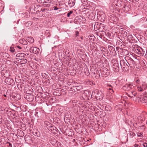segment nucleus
Segmentation results:
<instances>
[{
  "label": "nucleus",
  "instance_id": "obj_44",
  "mask_svg": "<svg viewBox=\"0 0 147 147\" xmlns=\"http://www.w3.org/2000/svg\"><path fill=\"white\" fill-rule=\"evenodd\" d=\"M46 10V9L45 8H43V9H41V11H42V12H44Z\"/></svg>",
  "mask_w": 147,
  "mask_h": 147
},
{
  "label": "nucleus",
  "instance_id": "obj_28",
  "mask_svg": "<svg viewBox=\"0 0 147 147\" xmlns=\"http://www.w3.org/2000/svg\"><path fill=\"white\" fill-rule=\"evenodd\" d=\"M98 24L97 23H95L94 26V29L98 30V28H99V27H97Z\"/></svg>",
  "mask_w": 147,
  "mask_h": 147
},
{
  "label": "nucleus",
  "instance_id": "obj_39",
  "mask_svg": "<svg viewBox=\"0 0 147 147\" xmlns=\"http://www.w3.org/2000/svg\"><path fill=\"white\" fill-rule=\"evenodd\" d=\"M47 75L45 73H42V77H46V76H47Z\"/></svg>",
  "mask_w": 147,
  "mask_h": 147
},
{
  "label": "nucleus",
  "instance_id": "obj_16",
  "mask_svg": "<svg viewBox=\"0 0 147 147\" xmlns=\"http://www.w3.org/2000/svg\"><path fill=\"white\" fill-rule=\"evenodd\" d=\"M33 134L34 136L37 137H39L40 136V132L37 130L33 132Z\"/></svg>",
  "mask_w": 147,
  "mask_h": 147
},
{
  "label": "nucleus",
  "instance_id": "obj_52",
  "mask_svg": "<svg viewBox=\"0 0 147 147\" xmlns=\"http://www.w3.org/2000/svg\"><path fill=\"white\" fill-rule=\"evenodd\" d=\"M138 136H140L141 137V136H140L139 135H138Z\"/></svg>",
  "mask_w": 147,
  "mask_h": 147
},
{
  "label": "nucleus",
  "instance_id": "obj_17",
  "mask_svg": "<svg viewBox=\"0 0 147 147\" xmlns=\"http://www.w3.org/2000/svg\"><path fill=\"white\" fill-rule=\"evenodd\" d=\"M30 8V10L33 11V10L34 11H36L37 9L36 8V7H35V5H31Z\"/></svg>",
  "mask_w": 147,
  "mask_h": 147
},
{
  "label": "nucleus",
  "instance_id": "obj_43",
  "mask_svg": "<svg viewBox=\"0 0 147 147\" xmlns=\"http://www.w3.org/2000/svg\"><path fill=\"white\" fill-rule=\"evenodd\" d=\"M53 8L54 10H58L59 9L57 7H54Z\"/></svg>",
  "mask_w": 147,
  "mask_h": 147
},
{
  "label": "nucleus",
  "instance_id": "obj_8",
  "mask_svg": "<svg viewBox=\"0 0 147 147\" xmlns=\"http://www.w3.org/2000/svg\"><path fill=\"white\" fill-rule=\"evenodd\" d=\"M40 50L39 49L35 47H32L30 48V51L31 53L37 54L38 53Z\"/></svg>",
  "mask_w": 147,
  "mask_h": 147
},
{
  "label": "nucleus",
  "instance_id": "obj_2",
  "mask_svg": "<svg viewBox=\"0 0 147 147\" xmlns=\"http://www.w3.org/2000/svg\"><path fill=\"white\" fill-rule=\"evenodd\" d=\"M120 64L121 67L125 71H127L129 69L126 59H121L120 61Z\"/></svg>",
  "mask_w": 147,
  "mask_h": 147
},
{
  "label": "nucleus",
  "instance_id": "obj_51",
  "mask_svg": "<svg viewBox=\"0 0 147 147\" xmlns=\"http://www.w3.org/2000/svg\"><path fill=\"white\" fill-rule=\"evenodd\" d=\"M3 96H5V97H6V95H5V94H4V95H3Z\"/></svg>",
  "mask_w": 147,
  "mask_h": 147
},
{
  "label": "nucleus",
  "instance_id": "obj_26",
  "mask_svg": "<svg viewBox=\"0 0 147 147\" xmlns=\"http://www.w3.org/2000/svg\"><path fill=\"white\" fill-rule=\"evenodd\" d=\"M131 92V93L132 94V96H131V94H129V95H128V96L129 97H131V98H132L133 97V96H134L135 95L136 93L134 92H132V91Z\"/></svg>",
  "mask_w": 147,
  "mask_h": 147
},
{
  "label": "nucleus",
  "instance_id": "obj_53",
  "mask_svg": "<svg viewBox=\"0 0 147 147\" xmlns=\"http://www.w3.org/2000/svg\"><path fill=\"white\" fill-rule=\"evenodd\" d=\"M20 132H21V133H23V131H20Z\"/></svg>",
  "mask_w": 147,
  "mask_h": 147
},
{
  "label": "nucleus",
  "instance_id": "obj_34",
  "mask_svg": "<svg viewBox=\"0 0 147 147\" xmlns=\"http://www.w3.org/2000/svg\"><path fill=\"white\" fill-rule=\"evenodd\" d=\"M72 90V91L76 92L78 90L77 89V88L76 86H74L72 87V88H71Z\"/></svg>",
  "mask_w": 147,
  "mask_h": 147
},
{
  "label": "nucleus",
  "instance_id": "obj_24",
  "mask_svg": "<svg viewBox=\"0 0 147 147\" xmlns=\"http://www.w3.org/2000/svg\"><path fill=\"white\" fill-rule=\"evenodd\" d=\"M78 91L81 90L83 88V87L82 86H76Z\"/></svg>",
  "mask_w": 147,
  "mask_h": 147
},
{
  "label": "nucleus",
  "instance_id": "obj_36",
  "mask_svg": "<svg viewBox=\"0 0 147 147\" xmlns=\"http://www.w3.org/2000/svg\"><path fill=\"white\" fill-rule=\"evenodd\" d=\"M7 144H8V147H12L11 144L9 142H7Z\"/></svg>",
  "mask_w": 147,
  "mask_h": 147
},
{
  "label": "nucleus",
  "instance_id": "obj_42",
  "mask_svg": "<svg viewBox=\"0 0 147 147\" xmlns=\"http://www.w3.org/2000/svg\"><path fill=\"white\" fill-rule=\"evenodd\" d=\"M112 88L113 87H112V86H111V85L108 84L107 86V88Z\"/></svg>",
  "mask_w": 147,
  "mask_h": 147
},
{
  "label": "nucleus",
  "instance_id": "obj_30",
  "mask_svg": "<svg viewBox=\"0 0 147 147\" xmlns=\"http://www.w3.org/2000/svg\"><path fill=\"white\" fill-rule=\"evenodd\" d=\"M9 51L13 53H14L15 52V49L13 47H11L10 48Z\"/></svg>",
  "mask_w": 147,
  "mask_h": 147
},
{
  "label": "nucleus",
  "instance_id": "obj_57",
  "mask_svg": "<svg viewBox=\"0 0 147 147\" xmlns=\"http://www.w3.org/2000/svg\"><path fill=\"white\" fill-rule=\"evenodd\" d=\"M41 11V10L40 11H40Z\"/></svg>",
  "mask_w": 147,
  "mask_h": 147
},
{
  "label": "nucleus",
  "instance_id": "obj_21",
  "mask_svg": "<svg viewBox=\"0 0 147 147\" xmlns=\"http://www.w3.org/2000/svg\"><path fill=\"white\" fill-rule=\"evenodd\" d=\"M137 89L140 92H142L144 91V89L143 88H142L141 86H138Z\"/></svg>",
  "mask_w": 147,
  "mask_h": 147
},
{
  "label": "nucleus",
  "instance_id": "obj_54",
  "mask_svg": "<svg viewBox=\"0 0 147 147\" xmlns=\"http://www.w3.org/2000/svg\"><path fill=\"white\" fill-rule=\"evenodd\" d=\"M85 93V92H84V94Z\"/></svg>",
  "mask_w": 147,
  "mask_h": 147
},
{
  "label": "nucleus",
  "instance_id": "obj_33",
  "mask_svg": "<svg viewBox=\"0 0 147 147\" xmlns=\"http://www.w3.org/2000/svg\"><path fill=\"white\" fill-rule=\"evenodd\" d=\"M51 0H45L44 1V2H42V3H51Z\"/></svg>",
  "mask_w": 147,
  "mask_h": 147
},
{
  "label": "nucleus",
  "instance_id": "obj_18",
  "mask_svg": "<svg viewBox=\"0 0 147 147\" xmlns=\"http://www.w3.org/2000/svg\"><path fill=\"white\" fill-rule=\"evenodd\" d=\"M27 40L28 42H30L31 43H33L34 42V39L33 38L31 37L28 38L27 39Z\"/></svg>",
  "mask_w": 147,
  "mask_h": 147
},
{
  "label": "nucleus",
  "instance_id": "obj_31",
  "mask_svg": "<svg viewBox=\"0 0 147 147\" xmlns=\"http://www.w3.org/2000/svg\"><path fill=\"white\" fill-rule=\"evenodd\" d=\"M73 13V11H70L68 12L67 14V17H69L70 16V15L72 14Z\"/></svg>",
  "mask_w": 147,
  "mask_h": 147
},
{
  "label": "nucleus",
  "instance_id": "obj_35",
  "mask_svg": "<svg viewBox=\"0 0 147 147\" xmlns=\"http://www.w3.org/2000/svg\"><path fill=\"white\" fill-rule=\"evenodd\" d=\"M109 90V92L111 93H112L114 92V91L112 89V88H107Z\"/></svg>",
  "mask_w": 147,
  "mask_h": 147
},
{
  "label": "nucleus",
  "instance_id": "obj_5",
  "mask_svg": "<svg viewBox=\"0 0 147 147\" xmlns=\"http://www.w3.org/2000/svg\"><path fill=\"white\" fill-rule=\"evenodd\" d=\"M95 97L97 99H102L103 97L102 92L101 91L96 90L94 92Z\"/></svg>",
  "mask_w": 147,
  "mask_h": 147
},
{
  "label": "nucleus",
  "instance_id": "obj_6",
  "mask_svg": "<svg viewBox=\"0 0 147 147\" xmlns=\"http://www.w3.org/2000/svg\"><path fill=\"white\" fill-rule=\"evenodd\" d=\"M5 82L7 84L11 86H13L15 83L14 80L9 77L5 79Z\"/></svg>",
  "mask_w": 147,
  "mask_h": 147
},
{
  "label": "nucleus",
  "instance_id": "obj_47",
  "mask_svg": "<svg viewBox=\"0 0 147 147\" xmlns=\"http://www.w3.org/2000/svg\"><path fill=\"white\" fill-rule=\"evenodd\" d=\"M44 1H45V0H41V2L40 3H42V2H44Z\"/></svg>",
  "mask_w": 147,
  "mask_h": 147
},
{
  "label": "nucleus",
  "instance_id": "obj_37",
  "mask_svg": "<svg viewBox=\"0 0 147 147\" xmlns=\"http://www.w3.org/2000/svg\"><path fill=\"white\" fill-rule=\"evenodd\" d=\"M75 34L76 36H78L79 35V32L78 31H76L75 32Z\"/></svg>",
  "mask_w": 147,
  "mask_h": 147
},
{
  "label": "nucleus",
  "instance_id": "obj_3",
  "mask_svg": "<svg viewBox=\"0 0 147 147\" xmlns=\"http://www.w3.org/2000/svg\"><path fill=\"white\" fill-rule=\"evenodd\" d=\"M125 59L126 60L127 64H128L129 67L134 68L135 67L136 64L135 61L130 57L128 56L125 57Z\"/></svg>",
  "mask_w": 147,
  "mask_h": 147
},
{
  "label": "nucleus",
  "instance_id": "obj_45",
  "mask_svg": "<svg viewBox=\"0 0 147 147\" xmlns=\"http://www.w3.org/2000/svg\"><path fill=\"white\" fill-rule=\"evenodd\" d=\"M17 47L20 49H22V48L19 46H17Z\"/></svg>",
  "mask_w": 147,
  "mask_h": 147
},
{
  "label": "nucleus",
  "instance_id": "obj_20",
  "mask_svg": "<svg viewBox=\"0 0 147 147\" xmlns=\"http://www.w3.org/2000/svg\"><path fill=\"white\" fill-rule=\"evenodd\" d=\"M33 92V90L31 88L30 89H28V90L26 91V93L27 94H31Z\"/></svg>",
  "mask_w": 147,
  "mask_h": 147
},
{
  "label": "nucleus",
  "instance_id": "obj_50",
  "mask_svg": "<svg viewBox=\"0 0 147 147\" xmlns=\"http://www.w3.org/2000/svg\"><path fill=\"white\" fill-rule=\"evenodd\" d=\"M49 30H46V33H49Z\"/></svg>",
  "mask_w": 147,
  "mask_h": 147
},
{
  "label": "nucleus",
  "instance_id": "obj_4",
  "mask_svg": "<svg viewBox=\"0 0 147 147\" xmlns=\"http://www.w3.org/2000/svg\"><path fill=\"white\" fill-rule=\"evenodd\" d=\"M112 66L113 71L115 72H117L119 71L120 67L118 62L116 61L115 63H112Z\"/></svg>",
  "mask_w": 147,
  "mask_h": 147
},
{
  "label": "nucleus",
  "instance_id": "obj_29",
  "mask_svg": "<svg viewBox=\"0 0 147 147\" xmlns=\"http://www.w3.org/2000/svg\"><path fill=\"white\" fill-rule=\"evenodd\" d=\"M129 134L130 135V136L132 137H133L135 136L136 134L134 133L132 131H130Z\"/></svg>",
  "mask_w": 147,
  "mask_h": 147
},
{
  "label": "nucleus",
  "instance_id": "obj_49",
  "mask_svg": "<svg viewBox=\"0 0 147 147\" xmlns=\"http://www.w3.org/2000/svg\"><path fill=\"white\" fill-rule=\"evenodd\" d=\"M50 5L49 4H47V6H46V7H49L50 6Z\"/></svg>",
  "mask_w": 147,
  "mask_h": 147
},
{
  "label": "nucleus",
  "instance_id": "obj_9",
  "mask_svg": "<svg viewBox=\"0 0 147 147\" xmlns=\"http://www.w3.org/2000/svg\"><path fill=\"white\" fill-rule=\"evenodd\" d=\"M26 55L24 53H19L16 55L17 59L20 60L23 58H26Z\"/></svg>",
  "mask_w": 147,
  "mask_h": 147
},
{
  "label": "nucleus",
  "instance_id": "obj_23",
  "mask_svg": "<svg viewBox=\"0 0 147 147\" xmlns=\"http://www.w3.org/2000/svg\"><path fill=\"white\" fill-rule=\"evenodd\" d=\"M23 86L24 85L22 84H18L17 85V87L20 90H22Z\"/></svg>",
  "mask_w": 147,
  "mask_h": 147
},
{
  "label": "nucleus",
  "instance_id": "obj_7",
  "mask_svg": "<svg viewBox=\"0 0 147 147\" xmlns=\"http://www.w3.org/2000/svg\"><path fill=\"white\" fill-rule=\"evenodd\" d=\"M133 88L132 85L131 84H126L123 87V89L125 91H129Z\"/></svg>",
  "mask_w": 147,
  "mask_h": 147
},
{
  "label": "nucleus",
  "instance_id": "obj_13",
  "mask_svg": "<svg viewBox=\"0 0 147 147\" xmlns=\"http://www.w3.org/2000/svg\"><path fill=\"white\" fill-rule=\"evenodd\" d=\"M82 21L80 17H77L75 20V22H76L77 24H80Z\"/></svg>",
  "mask_w": 147,
  "mask_h": 147
},
{
  "label": "nucleus",
  "instance_id": "obj_19",
  "mask_svg": "<svg viewBox=\"0 0 147 147\" xmlns=\"http://www.w3.org/2000/svg\"><path fill=\"white\" fill-rule=\"evenodd\" d=\"M20 62L22 64H24L26 63L27 61V60L26 59H22L20 60Z\"/></svg>",
  "mask_w": 147,
  "mask_h": 147
},
{
  "label": "nucleus",
  "instance_id": "obj_38",
  "mask_svg": "<svg viewBox=\"0 0 147 147\" xmlns=\"http://www.w3.org/2000/svg\"><path fill=\"white\" fill-rule=\"evenodd\" d=\"M32 25V23L31 22H28L26 23V25L27 26V25Z\"/></svg>",
  "mask_w": 147,
  "mask_h": 147
},
{
  "label": "nucleus",
  "instance_id": "obj_40",
  "mask_svg": "<svg viewBox=\"0 0 147 147\" xmlns=\"http://www.w3.org/2000/svg\"><path fill=\"white\" fill-rule=\"evenodd\" d=\"M135 147H140V145L135 144L134 145Z\"/></svg>",
  "mask_w": 147,
  "mask_h": 147
},
{
  "label": "nucleus",
  "instance_id": "obj_14",
  "mask_svg": "<svg viewBox=\"0 0 147 147\" xmlns=\"http://www.w3.org/2000/svg\"><path fill=\"white\" fill-rule=\"evenodd\" d=\"M50 127L51 128L50 130H51L52 132L53 133H55L58 130L57 128L54 126H51Z\"/></svg>",
  "mask_w": 147,
  "mask_h": 147
},
{
  "label": "nucleus",
  "instance_id": "obj_12",
  "mask_svg": "<svg viewBox=\"0 0 147 147\" xmlns=\"http://www.w3.org/2000/svg\"><path fill=\"white\" fill-rule=\"evenodd\" d=\"M75 0H69L68 5L70 7H71L75 5Z\"/></svg>",
  "mask_w": 147,
  "mask_h": 147
},
{
  "label": "nucleus",
  "instance_id": "obj_56",
  "mask_svg": "<svg viewBox=\"0 0 147 147\" xmlns=\"http://www.w3.org/2000/svg\"><path fill=\"white\" fill-rule=\"evenodd\" d=\"M91 37V36H90V37Z\"/></svg>",
  "mask_w": 147,
  "mask_h": 147
},
{
  "label": "nucleus",
  "instance_id": "obj_22",
  "mask_svg": "<svg viewBox=\"0 0 147 147\" xmlns=\"http://www.w3.org/2000/svg\"><path fill=\"white\" fill-rule=\"evenodd\" d=\"M117 2V0H114V2H113L112 4V7H115V6H117V4L116 3Z\"/></svg>",
  "mask_w": 147,
  "mask_h": 147
},
{
  "label": "nucleus",
  "instance_id": "obj_11",
  "mask_svg": "<svg viewBox=\"0 0 147 147\" xmlns=\"http://www.w3.org/2000/svg\"><path fill=\"white\" fill-rule=\"evenodd\" d=\"M141 101L143 103H145L147 105V97L144 96L140 98Z\"/></svg>",
  "mask_w": 147,
  "mask_h": 147
},
{
  "label": "nucleus",
  "instance_id": "obj_41",
  "mask_svg": "<svg viewBox=\"0 0 147 147\" xmlns=\"http://www.w3.org/2000/svg\"><path fill=\"white\" fill-rule=\"evenodd\" d=\"M143 146L144 147H146L147 146V144L146 143H145L143 144Z\"/></svg>",
  "mask_w": 147,
  "mask_h": 147
},
{
  "label": "nucleus",
  "instance_id": "obj_32",
  "mask_svg": "<svg viewBox=\"0 0 147 147\" xmlns=\"http://www.w3.org/2000/svg\"><path fill=\"white\" fill-rule=\"evenodd\" d=\"M135 82L136 84H140V82L139 79H136L135 80Z\"/></svg>",
  "mask_w": 147,
  "mask_h": 147
},
{
  "label": "nucleus",
  "instance_id": "obj_10",
  "mask_svg": "<svg viewBox=\"0 0 147 147\" xmlns=\"http://www.w3.org/2000/svg\"><path fill=\"white\" fill-rule=\"evenodd\" d=\"M108 19L110 21L116 22L117 20L116 17L113 14L110 15L108 17Z\"/></svg>",
  "mask_w": 147,
  "mask_h": 147
},
{
  "label": "nucleus",
  "instance_id": "obj_1",
  "mask_svg": "<svg viewBox=\"0 0 147 147\" xmlns=\"http://www.w3.org/2000/svg\"><path fill=\"white\" fill-rule=\"evenodd\" d=\"M133 51L135 54H138L140 56H143L144 53V51L140 47L137 45H135L132 48Z\"/></svg>",
  "mask_w": 147,
  "mask_h": 147
},
{
  "label": "nucleus",
  "instance_id": "obj_15",
  "mask_svg": "<svg viewBox=\"0 0 147 147\" xmlns=\"http://www.w3.org/2000/svg\"><path fill=\"white\" fill-rule=\"evenodd\" d=\"M19 42L20 43L24 45H26L28 43L27 41L24 38L21 40H19Z\"/></svg>",
  "mask_w": 147,
  "mask_h": 147
},
{
  "label": "nucleus",
  "instance_id": "obj_58",
  "mask_svg": "<svg viewBox=\"0 0 147 147\" xmlns=\"http://www.w3.org/2000/svg\"><path fill=\"white\" fill-rule=\"evenodd\" d=\"M41 11V10L40 11H40Z\"/></svg>",
  "mask_w": 147,
  "mask_h": 147
},
{
  "label": "nucleus",
  "instance_id": "obj_25",
  "mask_svg": "<svg viewBox=\"0 0 147 147\" xmlns=\"http://www.w3.org/2000/svg\"><path fill=\"white\" fill-rule=\"evenodd\" d=\"M121 34H123L124 37H126L127 36V33L125 31H123L121 32Z\"/></svg>",
  "mask_w": 147,
  "mask_h": 147
},
{
  "label": "nucleus",
  "instance_id": "obj_55",
  "mask_svg": "<svg viewBox=\"0 0 147 147\" xmlns=\"http://www.w3.org/2000/svg\"><path fill=\"white\" fill-rule=\"evenodd\" d=\"M146 124H147V121H146Z\"/></svg>",
  "mask_w": 147,
  "mask_h": 147
},
{
  "label": "nucleus",
  "instance_id": "obj_48",
  "mask_svg": "<svg viewBox=\"0 0 147 147\" xmlns=\"http://www.w3.org/2000/svg\"><path fill=\"white\" fill-rule=\"evenodd\" d=\"M132 35H129L128 36V37H129L130 38H131V37H132Z\"/></svg>",
  "mask_w": 147,
  "mask_h": 147
},
{
  "label": "nucleus",
  "instance_id": "obj_27",
  "mask_svg": "<svg viewBox=\"0 0 147 147\" xmlns=\"http://www.w3.org/2000/svg\"><path fill=\"white\" fill-rule=\"evenodd\" d=\"M109 50H111L112 51H115V49L112 46H109Z\"/></svg>",
  "mask_w": 147,
  "mask_h": 147
},
{
  "label": "nucleus",
  "instance_id": "obj_46",
  "mask_svg": "<svg viewBox=\"0 0 147 147\" xmlns=\"http://www.w3.org/2000/svg\"><path fill=\"white\" fill-rule=\"evenodd\" d=\"M129 7H128V6H125L124 8H125V9H128V8H129Z\"/></svg>",
  "mask_w": 147,
  "mask_h": 147
}]
</instances>
